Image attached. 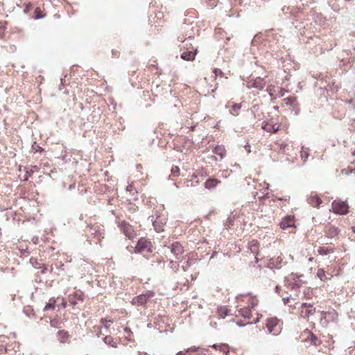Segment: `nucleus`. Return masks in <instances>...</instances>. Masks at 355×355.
<instances>
[{
  "instance_id": "f257e3e1",
  "label": "nucleus",
  "mask_w": 355,
  "mask_h": 355,
  "mask_svg": "<svg viewBox=\"0 0 355 355\" xmlns=\"http://www.w3.org/2000/svg\"><path fill=\"white\" fill-rule=\"evenodd\" d=\"M155 296V293L150 291H146L145 293L139 295L132 298L131 303L135 306H144L148 302L151 300Z\"/></svg>"
},
{
  "instance_id": "f03ea898",
  "label": "nucleus",
  "mask_w": 355,
  "mask_h": 355,
  "mask_svg": "<svg viewBox=\"0 0 355 355\" xmlns=\"http://www.w3.org/2000/svg\"><path fill=\"white\" fill-rule=\"evenodd\" d=\"M293 278L290 279L288 277L285 278L286 286L291 289H297L304 282L300 279V277L303 275H292Z\"/></svg>"
},
{
  "instance_id": "7ed1b4c3",
  "label": "nucleus",
  "mask_w": 355,
  "mask_h": 355,
  "mask_svg": "<svg viewBox=\"0 0 355 355\" xmlns=\"http://www.w3.org/2000/svg\"><path fill=\"white\" fill-rule=\"evenodd\" d=\"M332 209L335 213L340 214H346L349 211L347 203L340 200H334L332 202Z\"/></svg>"
},
{
  "instance_id": "20e7f679",
  "label": "nucleus",
  "mask_w": 355,
  "mask_h": 355,
  "mask_svg": "<svg viewBox=\"0 0 355 355\" xmlns=\"http://www.w3.org/2000/svg\"><path fill=\"white\" fill-rule=\"evenodd\" d=\"M119 227L121 230L129 239H132L135 236V232L133 227L128 223L125 221H122L119 224Z\"/></svg>"
},
{
  "instance_id": "39448f33",
  "label": "nucleus",
  "mask_w": 355,
  "mask_h": 355,
  "mask_svg": "<svg viewBox=\"0 0 355 355\" xmlns=\"http://www.w3.org/2000/svg\"><path fill=\"white\" fill-rule=\"evenodd\" d=\"M151 242L146 240V239L142 238L138 241L135 247V250L137 252H141L144 250L151 252Z\"/></svg>"
},
{
  "instance_id": "423d86ee",
  "label": "nucleus",
  "mask_w": 355,
  "mask_h": 355,
  "mask_svg": "<svg viewBox=\"0 0 355 355\" xmlns=\"http://www.w3.org/2000/svg\"><path fill=\"white\" fill-rule=\"evenodd\" d=\"M171 252L174 254L175 259H180V256L183 254L184 249L182 245L178 242H174L170 247Z\"/></svg>"
},
{
  "instance_id": "0eeeda50",
  "label": "nucleus",
  "mask_w": 355,
  "mask_h": 355,
  "mask_svg": "<svg viewBox=\"0 0 355 355\" xmlns=\"http://www.w3.org/2000/svg\"><path fill=\"white\" fill-rule=\"evenodd\" d=\"M339 233L337 227L333 225H327L325 228V234L329 238H334Z\"/></svg>"
},
{
  "instance_id": "6e6552de",
  "label": "nucleus",
  "mask_w": 355,
  "mask_h": 355,
  "mask_svg": "<svg viewBox=\"0 0 355 355\" xmlns=\"http://www.w3.org/2000/svg\"><path fill=\"white\" fill-rule=\"evenodd\" d=\"M285 262L284 261L283 259L279 256L276 258H272L270 260V266L271 268H275L277 269H279L282 267L283 264H284Z\"/></svg>"
},
{
  "instance_id": "1a4fd4ad",
  "label": "nucleus",
  "mask_w": 355,
  "mask_h": 355,
  "mask_svg": "<svg viewBox=\"0 0 355 355\" xmlns=\"http://www.w3.org/2000/svg\"><path fill=\"white\" fill-rule=\"evenodd\" d=\"M249 250L250 252L254 254L255 257L259 255V243L257 241L252 240L249 243Z\"/></svg>"
},
{
  "instance_id": "9d476101",
  "label": "nucleus",
  "mask_w": 355,
  "mask_h": 355,
  "mask_svg": "<svg viewBox=\"0 0 355 355\" xmlns=\"http://www.w3.org/2000/svg\"><path fill=\"white\" fill-rule=\"evenodd\" d=\"M294 225V220L292 217L288 216L282 220L280 223V227L282 229L285 230L288 227H293Z\"/></svg>"
},
{
  "instance_id": "9b49d317",
  "label": "nucleus",
  "mask_w": 355,
  "mask_h": 355,
  "mask_svg": "<svg viewBox=\"0 0 355 355\" xmlns=\"http://www.w3.org/2000/svg\"><path fill=\"white\" fill-rule=\"evenodd\" d=\"M307 201L312 207H318L322 203V200L316 195L310 196Z\"/></svg>"
},
{
  "instance_id": "f8f14e48",
  "label": "nucleus",
  "mask_w": 355,
  "mask_h": 355,
  "mask_svg": "<svg viewBox=\"0 0 355 355\" xmlns=\"http://www.w3.org/2000/svg\"><path fill=\"white\" fill-rule=\"evenodd\" d=\"M236 311L238 312V313H236V316L240 315L245 318H248V319L250 318L251 310L249 308L245 307L243 309H240L237 310Z\"/></svg>"
},
{
  "instance_id": "ddd939ff",
  "label": "nucleus",
  "mask_w": 355,
  "mask_h": 355,
  "mask_svg": "<svg viewBox=\"0 0 355 355\" xmlns=\"http://www.w3.org/2000/svg\"><path fill=\"white\" fill-rule=\"evenodd\" d=\"M198 50L195 49L193 52L192 51H186L181 54V58L185 60H193L195 58L196 55L197 54Z\"/></svg>"
},
{
  "instance_id": "4468645a",
  "label": "nucleus",
  "mask_w": 355,
  "mask_h": 355,
  "mask_svg": "<svg viewBox=\"0 0 355 355\" xmlns=\"http://www.w3.org/2000/svg\"><path fill=\"white\" fill-rule=\"evenodd\" d=\"M219 183H220V180L214 178H209L205 182V187L206 189H211L216 187Z\"/></svg>"
},
{
  "instance_id": "2eb2a0df",
  "label": "nucleus",
  "mask_w": 355,
  "mask_h": 355,
  "mask_svg": "<svg viewBox=\"0 0 355 355\" xmlns=\"http://www.w3.org/2000/svg\"><path fill=\"white\" fill-rule=\"evenodd\" d=\"M103 341L106 345L111 346L112 347H114V348L117 347V345L119 343V341L117 339H114L112 337H111L110 336H105L103 338Z\"/></svg>"
},
{
  "instance_id": "dca6fc26",
  "label": "nucleus",
  "mask_w": 355,
  "mask_h": 355,
  "mask_svg": "<svg viewBox=\"0 0 355 355\" xmlns=\"http://www.w3.org/2000/svg\"><path fill=\"white\" fill-rule=\"evenodd\" d=\"M57 337L58 340L61 343H64L69 338V334L67 331H65L64 330H60L57 333Z\"/></svg>"
},
{
  "instance_id": "f3484780",
  "label": "nucleus",
  "mask_w": 355,
  "mask_h": 355,
  "mask_svg": "<svg viewBox=\"0 0 355 355\" xmlns=\"http://www.w3.org/2000/svg\"><path fill=\"white\" fill-rule=\"evenodd\" d=\"M213 153L220 156V159H223L225 156V149L223 146H216L213 149Z\"/></svg>"
},
{
  "instance_id": "a211bd4d",
  "label": "nucleus",
  "mask_w": 355,
  "mask_h": 355,
  "mask_svg": "<svg viewBox=\"0 0 355 355\" xmlns=\"http://www.w3.org/2000/svg\"><path fill=\"white\" fill-rule=\"evenodd\" d=\"M262 128L266 130L267 132L275 133L278 130L279 127L276 126V125H271L268 124L267 122H263L262 123Z\"/></svg>"
},
{
  "instance_id": "6ab92c4d",
  "label": "nucleus",
  "mask_w": 355,
  "mask_h": 355,
  "mask_svg": "<svg viewBox=\"0 0 355 355\" xmlns=\"http://www.w3.org/2000/svg\"><path fill=\"white\" fill-rule=\"evenodd\" d=\"M92 234H94L96 236H100L101 235V228L99 225H96L89 227Z\"/></svg>"
},
{
  "instance_id": "aec40b11",
  "label": "nucleus",
  "mask_w": 355,
  "mask_h": 355,
  "mask_svg": "<svg viewBox=\"0 0 355 355\" xmlns=\"http://www.w3.org/2000/svg\"><path fill=\"white\" fill-rule=\"evenodd\" d=\"M315 312V309H309L305 311H302V317L304 318H308Z\"/></svg>"
},
{
  "instance_id": "412c9836",
  "label": "nucleus",
  "mask_w": 355,
  "mask_h": 355,
  "mask_svg": "<svg viewBox=\"0 0 355 355\" xmlns=\"http://www.w3.org/2000/svg\"><path fill=\"white\" fill-rule=\"evenodd\" d=\"M241 105L240 104H234L232 105V110H230L231 114L234 116H237L239 114V111L240 110Z\"/></svg>"
},
{
  "instance_id": "4be33fe9",
  "label": "nucleus",
  "mask_w": 355,
  "mask_h": 355,
  "mask_svg": "<svg viewBox=\"0 0 355 355\" xmlns=\"http://www.w3.org/2000/svg\"><path fill=\"white\" fill-rule=\"evenodd\" d=\"M276 320L275 319L268 320L266 324V327L268 331L272 332L274 327L276 326Z\"/></svg>"
},
{
  "instance_id": "5701e85b",
  "label": "nucleus",
  "mask_w": 355,
  "mask_h": 355,
  "mask_svg": "<svg viewBox=\"0 0 355 355\" xmlns=\"http://www.w3.org/2000/svg\"><path fill=\"white\" fill-rule=\"evenodd\" d=\"M55 300L53 298L49 300V302L46 304L44 308V311H48L50 309H54Z\"/></svg>"
},
{
  "instance_id": "b1692460",
  "label": "nucleus",
  "mask_w": 355,
  "mask_h": 355,
  "mask_svg": "<svg viewBox=\"0 0 355 355\" xmlns=\"http://www.w3.org/2000/svg\"><path fill=\"white\" fill-rule=\"evenodd\" d=\"M317 276L322 280V281H326L328 279V278L326 276L325 272L322 269H319L317 272Z\"/></svg>"
},
{
  "instance_id": "393cba45",
  "label": "nucleus",
  "mask_w": 355,
  "mask_h": 355,
  "mask_svg": "<svg viewBox=\"0 0 355 355\" xmlns=\"http://www.w3.org/2000/svg\"><path fill=\"white\" fill-rule=\"evenodd\" d=\"M318 252L321 255H327L330 252H331V250L325 247H320L318 250Z\"/></svg>"
},
{
  "instance_id": "a878e982",
  "label": "nucleus",
  "mask_w": 355,
  "mask_h": 355,
  "mask_svg": "<svg viewBox=\"0 0 355 355\" xmlns=\"http://www.w3.org/2000/svg\"><path fill=\"white\" fill-rule=\"evenodd\" d=\"M107 322H114L112 320H107V318H101V323L103 325L104 328L106 331L109 330V326L107 325Z\"/></svg>"
},
{
  "instance_id": "bb28decb",
  "label": "nucleus",
  "mask_w": 355,
  "mask_h": 355,
  "mask_svg": "<svg viewBox=\"0 0 355 355\" xmlns=\"http://www.w3.org/2000/svg\"><path fill=\"white\" fill-rule=\"evenodd\" d=\"M169 263L171 268L173 269L176 272L180 267L179 263L177 261L173 260H171Z\"/></svg>"
},
{
  "instance_id": "cd10ccee",
  "label": "nucleus",
  "mask_w": 355,
  "mask_h": 355,
  "mask_svg": "<svg viewBox=\"0 0 355 355\" xmlns=\"http://www.w3.org/2000/svg\"><path fill=\"white\" fill-rule=\"evenodd\" d=\"M234 217H229L225 223L226 228H231L234 225Z\"/></svg>"
},
{
  "instance_id": "c85d7f7f",
  "label": "nucleus",
  "mask_w": 355,
  "mask_h": 355,
  "mask_svg": "<svg viewBox=\"0 0 355 355\" xmlns=\"http://www.w3.org/2000/svg\"><path fill=\"white\" fill-rule=\"evenodd\" d=\"M32 150L35 152H43L44 148L40 147L39 145L37 144L36 142H34L32 145Z\"/></svg>"
},
{
  "instance_id": "c756f323",
  "label": "nucleus",
  "mask_w": 355,
  "mask_h": 355,
  "mask_svg": "<svg viewBox=\"0 0 355 355\" xmlns=\"http://www.w3.org/2000/svg\"><path fill=\"white\" fill-rule=\"evenodd\" d=\"M50 324L51 327H55V328H60V322L57 319H53L50 321Z\"/></svg>"
},
{
  "instance_id": "7c9ffc66",
  "label": "nucleus",
  "mask_w": 355,
  "mask_h": 355,
  "mask_svg": "<svg viewBox=\"0 0 355 355\" xmlns=\"http://www.w3.org/2000/svg\"><path fill=\"white\" fill-rule=\"evenodd\" d=\"M153 225L156 232H160L163 231L162 225H159L157 221L153 222Z\"/></svg>"
},
{
  "instance_id": "2f4dec72",
  "label": "nucleus",
  "mask_w": 355,
  "mask_h": 355,
  "mask_svg": "<svg viewBox=\"0 0 355 355\" xmlns=\"http://www.w3.org/2000/svg\"><path fill=\"white\" fill-rule=\"evenodd\" d=\"M194 263V261H191V260L188 259L186 261L185 265H182V268L184 271H187L189 268Z\"/></svg>"
},
{
  "instance_id": "473e14b6",
  "label": "nucleus",
  "mask_w": 355,
  "mask_h": 355,
  "mask_svg": "<svg viewBox=\"0 0 355 355\" xmlns=\"http://www.w3.org/2000/svg\"><path fill=\"white\" fill-rule=\"evenodd\" d=\"M284 101H285V103L286 105H293L294 101H295V98L290 96L284 98Z\"/></svg>"
},
{
  "instance_id": "72a5a7b5",
  "label": "nucleus",
  "mask_w": 355,
  "mask_h": 355,
  "mask_svg": "<svg viewBox=\"0 0 355 355\" xmlns=\"http://www.w3.org/2000/svg\"><path fill=\"white\" fill-rule=\"evenodd\" d=\"M300 153H301V157L303 159L304 162H305L306 161V159H308L309 154L307 151H305L304 150H302Z\"/></svg>"
},
{
  "instance_id": "f704fd0d",
  "label": "nucleus",
  "mask_w": 355,
  "mask_h": 355,
  "mask_svg": "<svg viewBox=\"0 0 355 355\" xmlns=\"http://www.w3.org/2000/svg\"><path fill=\"white\" fill-rule=\"evenodd\" d=\"M213 347H214L215 349H218V348L220 350H222L224 353L227 352V347L225 346V345H214Z\"/></svg>"
},
{
  "instance_id": "c9c22d12",
  "label": "nucleus",
  "mask_w": 355,
  "mask_h": 355,
  "mask_svg": "<svg viewBox=\"0 0 355 355\" xmlns=\"http://www.w3.org/2000/svg\"><path fill=\"white\" fill-rule=\"evenodd\" d=\"M171 173L174 175H180V168L178 166H173L171 168Z\"/></svg>"
},
{
  "instance_id": "e433bc0d",
  "label": "nucleus",
  "mask_w": 355,
  "mask_h": 355,
  "mask_svg": "<svg viewBox=\"0 0 355 355\" xmlns=\"http://www.w3.org/2000/svg\"><path fill=\"white\" fill-rule=\"evenodd\" d=\"M257 304H258V300L256 298L251 299L250 305L252 308L254 307L255 306H257Z\"/></svg>"
},
{
  "instance_id": "4c0bfd02",
  "label": "nucleus",
  "mask_w": 355,
  "mask_h": 355,
  "mask_svg": "<svg viewBox=\"0 0 355 355\" xmlns=\"http://www.w3.org/2000/svg\"><path fill=\"white\" fill-rule=\"evenodd\" d=\"M221 313L225 314V315H231L230 313V310L227 309V308H224V309H222L220 310Z\"/></svg>"
},
{
  "instance_id": "58836bf2",
  "label": "nucleus",
  "mask_w": 355,
  "mask_h": 355,
  "mask_svg": "<svg viewBox=\"0 0 355 355\" xmlns=\"http://www.w3.org/2000/svg\"><path fill=\"white\" fill-rule=\"evenodd\" d=\"M24 311L28 315H30V314L33 313V310L31 307H26V308L24 309Z\"/></svg>"
},
{
  "instance_id": "ea45409f",
  "label": "nucleus",
  "mask_w": 355,
  "mask_h": 355,
  "mask_svg": "<svg viewBox=\"0 0 355 355\" xmlns=\"http://www.w3.org/2000/svg\"><path fill=\"white\" fill-rule=\"evenodd\" d=\"M135 189L134 188L133 185L132 184H129L127 187H126V191H129V192H132L135 190Z\"/></svg>"
},
{
  "instance_id": "a19ab883",
  "label": "nucleus",
  "mask_w": 355,
  "mask_h": 355,
  "mask_svg": "<svg viewBox=\"0 0 355 355\" xmlns=\"http://www.w3.org/2000/svg\"><path fill=\"white\" fill-rule=\"evenodd\" d=\"M290 299H291V297H286L282 299V301L284 304H286L289 302Z\"/></svg>"
},
{
  "instance_id": "79ce46f5",
  "label": "nucleus",
  "mask_w": 355,
  "mask_h": 355,
  "mask_svg": "<svg viewBox=\"0 0 355 355\" xmlns=\"http://www.w3.org/2000/svg\"><path fill=\"white\" fill-rule=\"evenodd\" d=\"M132 196V199L136 198V196L137 195V191L135 189L133 191L130 192Z\"/></svg>"
},
{
  "instance_id": "37998d69",
  "label": "nucleus",
  "mask_w": 355,
  "mask_h": 355,
  "mask_svg": "<svg viewBox=\"0 0 355 355\" xmlns=\"http://www.w3.org/2000/svg\"><path fill=\"white\" fill-rule=\"evenodd\" d=\"M302 307H311V308L312 304L304 302V303L302 304Z\"/></svg>"
},
{
  "instance_id": "c03bdc74",
  "label": "nucleus",
  "mask_w": 355,
  "mask_h": 355,
  "mask_svg": "<svg viewBox=\"0 0 355 355\" xmlns=\"http://www.w3.org/2000/svg\"><path fill=\"white\" fill-rule=\"evenodd\" d=\"M214 73H215L216 76H218V74H222V71L219 69H215Z\"/></svg>"
},
{
  "instance_id": "a18cd8bd",
  "label": "nucleus",
  "mask_w": 355,
  "mask_h": 355,
  "mask_svg": "<svg viewBox=\"0 0 355 355\" xmlns=\"http://www.w3.org/2000/svg\"><path fill=\"white\" fill-rule=\"evenodd\" d=\"M192 350H193V349H192V348H190V349H189L187 350V352H190V351H192ZM193 351H196V352H198L200 354V351L201 352L202 350H201L200 348H197V349H196V348H194V349H193Z\"/></svg>"
},
{
  "instance_id": "49530a36",
  "label": "nucleus",
  "mask_w": 355,
  "mask_h": 355,
  "mask_svg": "<svg viewBox=\"0 0 355 355\" xmlns=\"http://www.w3.org/2000/svg\"><path fill=\"white\" fill-rule=\"evenodd\" d=\"M209 325H210L211 327L216 328V322H210Z\"/></svg>"
},
{
  "instance_id": "de8ad7c7",
  "label": "nucleus",
  "mask_w": 355,
  "mask_h": 355,
  "mask_svg": "<svg viewBox=\"0 0 355 355\" xmlns=\"http://www.w3.org/2000/svg\"><path fill=\"white\" fill-rule=\"evenodd\" d=\"M46 271H47V267H46V266H44H44H43V269H42V273H45V272H46Z\"/></svg>"
},
{
  "instance_id": "09e8293b",
  "label": "nucleus",
  "mask_w": 355,
  "mask_h": 355,
  "mask_svg": "<svg viewBox=\"0 0 355 355\" xmlns=\"http://www.w3.org/2000/svg\"><path fill=\"white\" fill-rule=\"evenodd\" d=\"M280 286H276L275 287V292L279 293V291H280Z\"/></svg>"
},
{
  "instance_id": "8fccbe9b",
  "label": "nucleus",
  "mask_w": 355,
  "mask_h": 355,
  "mask_svg": "<svg viewBox=\"0 0 355 355\" xmlns=\"http://www.w3.org/2000/svg\"><path fill=\"white\" fill-rule=\"evenodd\" d=\"M124 330H125V331L127 334H130V333L131 332V331H130V330L129 329H128V328H125V329H124Z\"/></svg>"
},
{
  "instance_id": "3c124183",
  "label": "nucleus",
  "mask_w": 355,
  "mask_h": 355,
  "mask_svg": "<svg viewBox=\"0 0 355 355\" xmlns=\"http://www.w3.org/2000/svg\"><path fill=\"white\" fill-rule=\"evenodd\" d=\"M176 355H186V354L182 352H180L178 354H176Z\"/></svg>"
},
{
  "instance_id": "603ef678",
  "label": "nucleus",
  "mask_w": 355,
  "mask_h": 355,
  "mask_svg": "<svg viewBox=\"0 0 355 355\" xmlns=\"http://www.w3.org/2000/svg\"><path fill=\"white\" fill-rule=\"evenodd\" d=\"M71 303H72L73 305H75V304H76L75 301L71 302Z\"/></svg>"
},
{
  "instance_id": "864d4df0",
  "label": "nucleus",
  "mask_w": 355,
  "mask_h": 355,
  "mask_svg": "<svg viewBox=\"0 0 355 355\" xmlns=\"http://www.w3.org/2000/svg\"><path fill=\"white\" fill-rule=\"evenodd\" d=\"M100 335H101V333L97 334L98 337H100Z\"/></svg>"
},
{
  "instance_id": "5fc2aeb1",
  "label": "nucleus",
  "mask_w": 355,
  "mask_h": 355,
  "mask_svg": "<svg viewBox=\"0 0 355 355\" xmlns=\"http://www.w3.org/2000/svg\"><path fill=\"white\" fill-rule=\"evenodd\" d=\"M354 95H355V90H354Z\"/></svg>"
}]
</instances>
